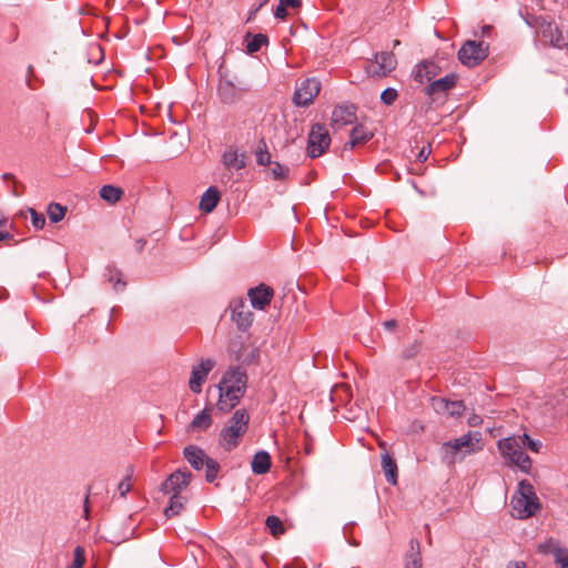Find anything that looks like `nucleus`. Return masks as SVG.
<instances>
[{
	"label": "nucleus",
	"mask_w": 568,
	"mask_h": 568,
	"mask_svg": "<svg viewBox=\"0 0 568 568\" xmlns=\"http://www.w3.org/2000/svg\"><path fill=\"white\" fill-rule=\"evenodd\" d=\"M247 385L246 372L241 367H231L223 375L220 384V398L217 408L222 412H230L244 396Z\"/></svg>",
	"instance_id": "obj_1"
},
{
	"label": "nucleus",
	"mask_w": 568,
	"mask_h": 568,
	"mask_svg": "<svg viewBox=\"0 0 568 568\" xmlns=\"http://www.w3.org/2000/svg\"><path fill=\"white\" fill-rule=\"evenodd\" d=\"M248 423L250 414L245 408L235 410L220 433L221 446L227 452L236 448L248 429Z\"/></svg>",
	"instance_id": "obj_2"
},
{
	"label": "nucleus",
	"mask_w": 568,
	"mask_h": 568,
	"mask_svg": "<svg viewBox=\"0 0 568 568\" xmlns=\"http://www.w3.org/2000/svg\"><path fill=\"white\" fill-rule=\"evenodd\" d=\"M497 448L509 467H517L520 471L529 474L532 462L524 452L523 443L516 436L501 438L497 442Z\"/></svg>",
	"instance_id": "obj_3"
},
{
	"label": "nucleus",
	"mask_w": 568,
	"mask_h": 568,
	"mask_svg": "<svg viewBox=\"0 0 568 568\" xmlns=\"http://www.w3.org/2000/svg\"><path fill=\"white\" fill-rule=\"evenodd\" d=\"M513 516L525 519L534 516L539 508L537 496L527 480L519 483L518 495L511 499Z\"/></svg>",
	"instance_id": "obj_4"
},
{
	"label": "nucleus",
	"mask_w": 568,
	"mask_h": 568,
	"mask_svg": "<svg viewBox=\"0 0 568 568\" xmlns=\"http://www.w3.org/2000/svg\"><path fill=\"white\" fill-rule=\"evenodd\" d=\"M489 54V44L484 40H467L457 52L460 63L468 68L480 64Z\"/></svg>",
	"instance_id": "obj_5"
},
{
	"label": "nucleus",
	"mask_w": 568,
	"mask_h": 568,
	"mask_svg": "<svg viewBox=\"0 0 568 568\" xmlns=\"http://www.w3.org/2000/svg\"><path fill=\"white\" fill-rule=\"evenodd\" d=\"M251 91V87L243 81L234 82L226 75H221L217 94L222 103L234 104Z\"/></svg>",
	"instance_id": "obj_6"
},
{
	"label": "nucleus",
	"mask_w": 568,
	"mask_h": 568,
	"mask_svg": "<svg viewBox=\"0 0 568 568\" xmlns=\"http://www.w3.org/2000/svg\"><path fill=\"white\" fill-rule=\"evenodd\" d=\"M331 145V136L325 125L315 123L312 125L307 139V154L312 159L323 155Z\"/></svg>",
	"instance_id": "obj_7"
},
{
	"label": "nucleus",
	"mask_w": 568,
	"mask_h": 568,
	"mask_svg": "<svg viewBox=\"0 0 568 568\" xmlns=\"http://www.w3.org/2000/svg\"><path fill=\"white\" fill-rule=\"evenodd\" d=\"M397 61L392 52L375 53L373 60H368L365 71L374 78H384L395 70Z\"/></svg>",
	"instance_id": "obj_8"
},
{
	"label": "nucleus",
	"mask_w": 568,
	"mask_h": 568,
	"mask_svg": "<svg viewBox=\"0 0 568 568\" xmlns=\"http://www.w3.org/2000/svg\"><path fill=\"white\" fill-rule=\"evenodd\" d=\"M321 91V82L315 78H308L297 84L293 102L298 106H308Z\"/></svg>",
	"instance_id": "obj_9"
},
{
	"label": "nucleus",
	"mask_w": 568,
	"mask_h": 568,
	"mask_svg": "<svg viewBox=\"0 0 568 568\" xmlns=\"http://www.w3.org/2000/svg\"><path fill=\"white\" fill-rule=\"evenodd\" d=\"M231 318L240 331H247L253 323V313L243 298L233 300L230 303Z\"/></svg>",
	"instance_id": "obj_10"
},
{
	"label": "nucleus",
	"mask_w": 568,
	"mask_h": 568,
	"mask_svg": "<svg viewBox=\"0 0 568 568\" xmlns=\"http://www.w3.org/2000/svg\"><path fill=\"white\" fill-rule=\"evenodd\" d=\"M465 458L484 449L483 434L478 430H468L455 438Z\"/></svg>",
	"instance_id": "obj_11"
},
{
	"label": "nucleus",
	"mask_w": 568,
	"mask_h": 568,
	"mask_svg": "<svg viewBox=\"0 0 568 568\" xmlns=\"http://www.w3.org/2000/svg\"><path fill=\"white\" fill-rule=\"evenodd\" d=\"M215 366V362L211 358L202 359L199 365L194 366L189 381L190 389L199 394L202 390V384L205 382L209 373Z\"/></svg>",
	"instance_id": "obj_12"
},
{
	"label": "nucleus",
	"mask_w": 568,
	"mask_h": 568,
	"mask_svg": "<svg viewBox=\"0 0 568 568\" xmlns=\"http://www.w3.org/2000/svg\"><path fill=\"white\" fill-rule=\"evenodd\" d=\"M356 120V106L352 103L337 105L332 112V126L336 130L353 124Z\"/></svg>",
	"instance_id": "obj_13"
},
{
	"label": "nucleus",
	"mask_w": 568,
	"mask_h": 568,
	"mask_svg": "<svg viewBox=\"0 0 568 568\" xmlns=\"http://www.w3.org/2000/svg\"><path fill=\"white\" fill-rule=\"evenodd\" d=\"M191 477L192 474L189 470L179 469L166 478L161 489L165 494L180 495L181 490L189 485Z\"/></svg>",
	"instance_id": "obj_14"
},
{
	"label": "nucleus",
	"mask_w": 568,
	"mask_h": 568,
	"mask_svg": "<svg viewBox=\"0 0 568 568\" xmlns=\"http://www.w3.org/2000/svg\"><path fill=\"white\" fill-rule=\"evenodd\" d=\"M247 296L250 297L251 305L256 310H265L266 306L271 304V301L274 296V290L261 283L256 287H252L247 292Z\"/></svg>",
	"instance_id": "obj_15"
},
{
	"label": "nucleus",
	"mask_w": 568,
	"mask_h": 568,
	"mask_svg": "<svg viewBox=\"0 0 568 568\" xmlns=\"http://www.w3.org/2000/svg\"><path fill=\"white\" fill-rule=\"evenodd\" d=\"M440 72L439 65L432 60H424L414 68V80L420 84L432 82Z\"/></svg>",
	"instance_id": "obj_16"
},
{
	"label": "nucleus",
	"mask_w": 568,
	"mask_h": 568,
	"mask_svg": "<svg viewBox=\"0 0 568 568\" xmlns=\"http://www.w3.org/2000/svg\"><path fill=\"white\" fill-rule=\"evenodd\" d=\"M442 462L447 466H454L456 463H462L465 459L457 442L454 439L444 442L439 448Z\"/></svg>",
	"instance_id": "obj_17"
},
{
	"label": "nucleus",
	"mask_w": 568,
	"mask_h": 568,
	"mask_svg": "<svg viewBox=\"0 0 568 568\" xmlns=\"http://www.w3.org/2000/svg\"><path fill=\"white\" fill-rule=\"evenodd\" d=\"M458 77L455 73H449L444 78L438 80H433L427 87H425L424 92L428 97H435L436 94L447 93L450 89H453L457 83Z\"/></svg>",
	"instance_id": "obj_18"
},
{
	"label": "nucleus",
	"mask_w": 568,
	"mask_h": 568,
	"mask_svg": "<svg viewBox=\"0 0 568 568\" xmlns=\"http://www.w3.org/2000/svg\"><path fill=\"white\" fill-rule=\"evenodd\" d=\"M222 163L227 169L236 171L242 170L246 165L245 154L243 152H239L234 146H229L222 155Z\"/></svg>",
	"instance_id": "obj_19"
},
{
	"label": "nucleus",
	"mask_w": 568,
	"mask_h": 568,
	"mask_svg": "<svg viewBox=\"0 0 568 568\" xmlns=\"http://www.w3.org/2000/svg\"><path fill=\"white\" fill-rule=\"evenodd\" d=\"M544 36L549 39L551 45L556 48L568 47V30L565 31L555 24H548L544 29Z\"/></svg>",
	"instance_id": "obj_20"
},
{
	"label": "nucleus",
	"mask_w": 568,
	"mask_h": 568,
	"mask_svg": "<svg viewBox=\"0 0 568 568\" xmlns=\"http://www.w3.org/2000/svg\"><path fill=\"white\" fill-rule=\"evenodd\" d=\"M373 138V132H371L363 124H357L351 130L349 141L345 143L346 149H354L357 145L365 144Z\"/></svg>",
	"instance_id": "obj_21"
},
{
	"label": "nucleus",
	"mask_w": 568,
	"mask_h": 568,
	"mask_svg": "<svg viewBox=\"0 0 568 568\" xmlns=\"http://www.w3.org/2000/svg\"><path fill=\"white\" fill-rule=\"evenodd\" d=\"M184 458L191 464V466L200 470L206 464V460L210 458L206 456L203 449L197 446L190 445L184 448L183 452Z\"/></svg>",
	"instance_id": "obj_22"
},
{
	"label": "nucleus",
	"mask_w": 568,
	"mask_h": 568,
	"mask_svg": "<svg viewBox=\"0 0 568 568\" xmlns=\"http://www.w3.org/2000/svg\"><path fill=\"white\" fill-rule=\"evenodd\" d=\"M405 568H423L420 542L418 539H410L409 549L405 556Z\"/></svg>",
	"instance_id": "obj_23"
},
{
	"label": "nucleus",
	"mask_w": 568,
	"mask_h": 568,
	"mask_svg": "<svg viewBox=\"0 0 568 568\" xmlns=\"http://www.w3.org/2000/svg\"><path fill=\"white\" fill-rule=\"evenodd\" d=\"M220 199V191L215 186H210L201 197L200 210L205 213L212 212L217 206Z\"/></svg>",
	"instance_id": "obj_24"
},
{
	"label": "nucleus",
	"mask_w": 568,
	"mask_h": 568,
	"mask_svg": "<svg viewBox=\"0 0 568 568\" xmlns=\"http://www.w3.org/2000/svg\"><path fill=\"white\" fill-rule=\"evenodd\" d=\"M271 465H272L271 456L265 450L257 452L254 455L253 460L251 463L252 471L255 475L266 474L270 470Z\"/></svg>",
	"instance_id": "obj_25"
},
{
	"label": "nucleus",
	"mask_w": 568,
	"mask_h": 568,
	"mask_svg": "<svg viewBox=\"0 0 568 568\" xmlns=\"http://www.w3.org/2000/svg\"><path fill=\"white\" fill-rule=\"evenodd\" d=\"M382 468L386 480L392 485H396L398 468L396 462L388 453L382 455Z\"/></svg>",
	"instance_id": "obj_26"
},
{
	"label": "nucleus",
	"mask_w": 568,
	"mask_h": 568,
	"mask_svg": "<svg viewBox=\"0 0 568 568\" xmlns=\"http://www.w3.org/2000/svg\"><path fill=\"white\" fill-rule=\"evenodd\" d=\"M435 400L438 403L437 408L444 409L452 417H459L465 410V406L462 400H446L444 398Z\"/></svg>",
	"instance_id": "obj_27"
},
{
	"label": "nucleus",
	"mask_w": 568,
	"mask_h": 568,
	"mask_svg": "<svg viewBox=\"0 0 568 568\" xmlns=\"http://www.w3.org/2000/svg\"><path fill=\"white\" fill-rule=\"evenodd\" d=\"M104 277L109 283L113 284V288L116 292L123 291L126 286V282L122 280V272L115 266H106Z\"/></svg>",
	"instance_id": "obj_28"
},
{
	"label": "nucleus",
	"mask_w": 568,
	"mask_h": 568,
	"mask_svg": "<svg viewBox=\"0 0 568 568\" xmlns=\"http://www.w3.org/2000/svg\"><path fill=\"white\" fill-rule=\"evenodd\" d=\"M212 425V418L207 408L200 412L191 422L190 428L192 430H206Z\"/></svg>",
	"instance_id": "obj_29"
},
{
	"label": "nucleus",
	"mask_w": 568,
	"mask_h": 568,
	"mask_svg": "<svg viewBox=\"0 0 568 568\" xmlns=\"http://www.w3.org/2000/svg\"><path fill=\"white\" fill-rule=\"evenodd\" d=\"M99 193H100V196L102 200H104L105 202H108L110 204H114L118 201H120V199L122 197L123 190L121 187L108 184V185H103L100 189Z\"/></svg>",
	"instance_id": "obj_30"
},
{
	"label": "nucleus",
	"mask_w": 568,
	"mask_h": 568,
	"mask_svg": "<svg viewBox=\"0 0 568 568\" xmlns=\"http://www.w3.org/2000/svg\"><path fill=\"white\" fill-rule=\"evenodd\" d=\"M246 50L248 53L253 54L261 50L263 45H266L268 43L267 36L263 33H257L254 36H251V33L246 34Z\"/></svg>",
	"instance_id": "obj_31"
},
{
	"label": "nucleus",
	"mask_w": 568,
	"mask_h": 568,
	"mask_svg": "<svg viewBox=\"0 0 568 568\" xmlns=\"http://www.w3.org/2000/svg\"><path fill=\"white\" fill-rule=\"evenodd\" d=\"M185 504V498L181 495H171L170 504L164 509V515L168 518L174 517L181 513Z\"/></svg>",
	"instance_id": "obj_32"
},
{
	"label": "nucleus",
	"mask_w": 568,
	"mask_h": 568,
	"mask_svg": "<svg viewBox=\"0 0 568 568\" xmlns=\"http://www.w3.org/2000/svg\"><path fill=\"white\" fill-rule=\"evenodd\" d=\"M256 163L258 165H271L273 162L271 160V153L267 151V146L264 140H262L255 151Z\"/></svg>",
	"instance_id": "obj_33"
},
{
	"label": "nucleus",
	"mask_w": 568,
	"mask_h": 568,
	"mask_svg": "<svg viewBox=\"0 0 568 568\" xmlns=\"http://www.w3.org/2000/svg\"><path fill=\"white\" fill-rule=\"evenodd\" d=\"M562 549L560 542L556 539H548L538 546V551L554 557Z\"/></svg>",
	"instance_id": "obj_34"
},
{
	"label": "nucleus",
	"mask_w": 568,
	"mask_h": 568,
	"mask_svg": "<svg viewBox=\"0 0 568 568\" xmlns=\"http://www.w3.org/2000/svg\"><path fill=\"white\" fill-rule=\"evenodd\" d=\"M67 209L58 203H51L48 207V215L52 223L63 220Z\"/></svg>",
	"instance_id": "obj_35"
},
{
	"label": "nucleus",
	"mask_w": 568,
	"mask_h": 568,
	"mask_svg": "<svg viewBox=\"0 0 568 568\" xmlns=\"http://www.w3.org/2000/svg\"><path fill=\"white\" fill-rule=\"evenodd\" d=\"M270 170L273 180H286L290 175V168L278 162H273Z\"/></svg>",
	"instance_id": "obj_36"
},
{
	"label": "nucleus",
	"mask_w": 568,
	"mask_h": 568,
	"mask_svg": "<svg viewBox=\"0 0 568 568\" xmlns=\"http://www.w3.org/2000/svg\"><path fill=\"white\" fill-rule=\"evenodd\" d=\"M265 525L270 529V531L273 536H278L284 532V527H283L282 520L274 515L268 516L266 518Z\"/></svg>",
	"instance_id": "obj_37"
},
{
	"label": "nucleus",
	"mask_w": 568,
	"mask_h": 568,
	"mask_svg": "<svg viewBox=\"0 0 568 568\" xmlns=\"http://www.w3.org/2000/svg\"><path fill=\"white\" fill-rule=\"evenodd\" d=\"M204 466L206 468V471H205L206 481L213 483L215 480V478L217 477V473L220 470V464L216 460L209 458Z\"/></svg>",
	"instance_id": "obj_38"
},
{
	"label": "nucleus",
	"mask_w": 568,
	"mask_h": 568,
	"mask_svg": "<svg viewBox=\"0 0 568 568\" xmlns=\"http://www.w3.org/2000/svg\"><path fill=\"white\" fill-rule=\"evenodd\" d=\"M516 437L520 439V443H523V448L527 447L532 453L540 452L541 446H542L540 440H535V439L530 438V436L526 433L523 434L521 436H516Z\"/></svg>",
	"instance_id": "obj_39"
},
{
	"label": "nucleus",
	"mask_w": 568,
	"mask_h": 568,
	"mask_svg": "<svg viewBox=\"0 0 568 568\" xmlns=\"http://www.w3.org/2000/svg\"><path fill=\"white\" fill-rule=\"evenodd\" d=\"M420 352V343L414 342L407 345L402 352V358L413 359Z\"/></svg>",
	"instance_id": "obj_40"
},
{
	"label": "nucleus",
	"mask_w": 568,
	"mask_h": 568,
	"mask_svg": "<svg viewBox=\"0 0 568 568\" xmlns=\"http://www.w3.org/2000/svg\"><path fill=\"white\" fill-rule=\"evenodd\" d=\"M85 562L84 549L80 546L74 549V558L68 568H83Z\"/></svg>",
	"instance_id": "obj_41"
},
{
	"label": "nucleus",
	"mask_w": 568,
	"mask_h": 568,
	"mask_svg": "<svg viewBox=\"0 0 568 568\" xmlns=\"http://www.w3.org/2000/svg\"><path fill=\"white\" fill-rule=\"evenodd\" d=\"M132 474H133V471H132V469H130L129 474L118 485V490H119L120 497H122V498L125 497L126 494L131 489Z\"/></svg>",
	"instance_id": "obj_42"
},
{
	"label": "nucleus",
	"mask_w": 568,
	"mask_h": 568,
	"mask_svg": "<svg viewBox=\"0 0 568 568\" xmlns=\"http://www.w3.org/2000/svg\"><path fill=\"white\" fill-rule=\"evenodd\" d=\"M398 97L397 91L394 88L385 89L381 94V100L386 105H392Z\"/></svg>",
	"instance_id": "obj_43"
},
{
	"label": "nucleus",
	"mask_w": 568,
	"mask_h": 568,
	"mask_svg": "<svg viewBox=\"0 0 568 568\" xmlns=\"http://www.w3.org/2000/svg\"><path fill=\"white\" fill-rule=\"evenodd\" d=\"M31 215V222L34 229L41 230L45 224V217L42 213H38L34 209L29 210Z\"/></svg>",
	"instance_id": "obj_44"
},
{
	"label": "nucleus",
	"mask_w": 568,
	"mask_h": 568,
	"mask_svg": "<svg viewBox=\"0 0 568 568\" xmlns=\"http://www.w3.org/2000/svg\"><path fill=\"white\" fill-rule=\"evenodd\" d=\"M554 559L558 568H568V548L562 547Z\"/></svg>",
	"instance_id": "obj_45"
},
{
	"label": "nucleus",
	"mask_w": 568,
	"mask_h": 568,
	"mask_svg": "<svg viewBox=\"0 0 568 568\" xmlns=\"http://www.w3.org/2000/svg\"><path fill=\"white\" fill-rule=\"evenodd\" d=\"M8 220L2 216V214H0V242L10 241L13 239V235L8 230H6Z\"/></svg>",
	"instance_id": "obj_46"
},
{
	"label": "nucleus",
	"mask_w": 568,
	"mask_h": 568,
	"mask_svg": "<svg viewBox=\"0 0 568 568\" xmlns=\"http://www.w3.org/2000/svg\"><path fill=\"white\" fill-rule=\"evenodd\" d=\"M430 152L432 150L429 145L423 146L417 154V160L422 163L425 162L428 159Z\"/></svg>",
	"instance_id": "obj_47"
},
{
	"label": "nucleus",
	"mask_w": 568,
	"mask_h": 568,
	"mask_svg": "<svg viewBox=\"0 0 568 568\" xmlns=\"http://www.w3.org/2000/svg\"><path fill=\"white\" fill-rule=\"evenodd\" d=\"M274 16L277 19L284 20L287 17V9L283 4L278 3V6L274 12Z\"/></svg>",
	"instance_id": "obj_48"
},
{
	"label": "nucleus",
	"mask_w": 568,
	"mask_h": 568,
	"mask_svg": "<svg viewBox=\"0 0 568 568\" xmlns=\"http://www.w3.org/2000/svg\"><path fill=\"white\" fill-rule=\"evenodd\" d=\"M494 31V28L489 24L483 26L480 29L479 37L481 38H489L491 37V33ZM475 36H478V33H475Z\"/></svg>",
	"instance_id": "obj_49"
},
{
	"label": "nucleus",
	"mask_w": 568,
	"mask_h": 568,
	"mask_svg": "<svg viewBox=\"0 0 568 568\" xmlns=\"http://www.w3.org/2000/svg\"><path fill=\"white\" fill-rule=\"evenodd\" d=\"M280 3L287 8H298L302 4L301 0H280Z\"/></svg>",
	"instance_id": "obj_50"
},
{
	"label": "nucleus",
	"mask_w": 568,
	"mask_h": 568,
	"mask_svg": "<svg viewBox=\"0 0 568 568\" xmlns=\"http://www.w3.org/2000/svg\"><path fill=\"white\" fill-rule=\"evenodd\" d=\"M468 425L471 426V427H477L479 425H481L483 423V418L479 416V415H476V414H473L468 420H467Z\"/></svg>",
	"instance_id": "obj_51"
},
{
	"label": "nucleus",
	"mask_w": 568,
	"mask_h": 568,
	"mask_svg": "<svg viewBox=\"0 0 568 568\" xmlns=\"http://www.w3.org/2000/svg\"><path fill=\"white\" fill-rule=\"evenodd\" d=\"M146 241L144 239H138L134 243L135 251L141 253L144 250Z\"/></svg>",
	"instance_id": "obj_52"
},
{
	"label": "nucleus",
	"mask_w": 568,
	"mask_h": 568,
	"mask_svg": "<svg viewBox=\"0 0 568 568\" xmlns=\"http://www.w3.org/2000/svg\"><path fill=\"white\" fill-rule=\"evenodd\" d=\"M396 325L397 322L395 320H388L383 323V326L388 331H393L396 327Z\"/></svg>",
	"instance_id": "obj_53"
},
{
	"label": "nucleus",
	"mask_w": 568,
	"mask_h": 568,
	"mask_svg": "<svg viewBox=\"0 0 568 568\" xmlns=\"http://www.w3.org/2000/svg\"><path fill=\"white\" fill-rule=\"evenodd\" d=\"M506 568H526V564L524 561H510Z\"/></svg>",
	"instance_id": "obj_54"
},
{
	"label": "nucleus",
	"mask_w": 568,
	"mask_h": 568,
	"mask_svg": "<svg viewBox=\"0 0 568 568\" xmlns=\"http://www.w3.org/2000/svg\"><path fill=\"white\" fill-rule=\"evenodd\" d=\"M89 495L85 496V499H84V513H85V516L89 515Z\"/></svg>",
	"instance_id": "obj_55"
},
{
	"label": "nucleus",
	"mask_w": 568,
	"mask_h": 568,
	"mask_svg": "<svg viewBox=\"0 0 568 568\" xmlns=\"http://www.w3.org/2000/svg\"><path fill=\"white\" fill-rule=\"evenodd\" d=\"M268 0H263L257 7L256 9L251 13V16H253L254 13H256L264 4L267 3Z\"/></svg>",
	"instance_id": "obj_56"
},
{
	"label": "nucleus",
	"mask_w": 568,
	"mask_h": 568,
	"mask_svg": "<svg viewBox=\"0 0 568 568\" xmlns=\"http://www.w3.org/2000/svg\"><path fill=\"white\" fill-rule=\"evenodd\" d=\"M230 351H232L233 353H235V358H236L237 361H240V359L242 358V357H241V355H240V354H237V352L234 349V346H233V345H231V346H230Z\"/></svg>",
	"instance_id": "obj_57"
},
{
	"label": "nucleus",
	"mask_w": 568,
	"mask_h": 568,
	"mask_svg": "<svg viewBox=\"0 0 568 568\" xmlns=\"http://www.w3.org/2000/svg\"><path fill=\"white\" fill-rule=\"evenodd\" d=\"M258 356V353L256 349H253L252 353H251V358H250V362H252L255 357Z\"/></svg>",
	"instance_id": "obj_58"
},
{
	"label": "nucleus",
	"mask_w": 568,
	"mask_h": 568,
	"mask_svg": "<svg viewBox=\"0 0 568 568\" xmlns=\"http://www.w3.org/2000/svg\"><path fill=\"white\" fill-rule=\"evenodd\" d=\"M398 44H399V41H398V40H395V41H394V45L396 47V45H398Z\"/></svg>",
	"instance_id": "obj_59"
}]
</instances>
